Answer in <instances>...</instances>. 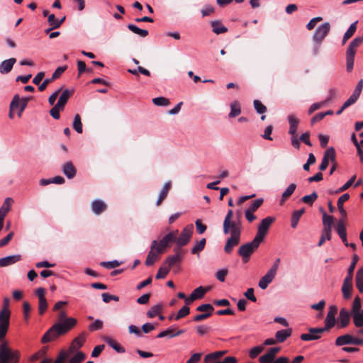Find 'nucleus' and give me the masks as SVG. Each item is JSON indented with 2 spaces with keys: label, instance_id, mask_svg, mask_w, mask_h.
<instances>
[{
  "label": "nucleus",
  "instance_id": "f257e3e1",
  "mask_svg": "<svg viewBox=\"0 0 363 363\" xmlns=\"http://www.w3.org/2000/svg\"><path fill=\"white\" fill-rule=\"evenodd\" d=\"M337 312L336 306H331L329 308L326 318L325 320V327L323 328H310L309 333H303L300 336L301 340L303 341L316 340L320 338V334L329 330L335 324V314Z\"/></svg>",
  "mask_w": 363,
  "mask_h": 363
},
{
  "label": "nucleus",
  "instance_id": "f03ea898",
  "mask_svg": "<svg viewBox=\"0 0 363 363\" xmlns=\"http://www.w3.org/2000/svg\"><path fill=\"white\" fill-rule=\"evenodd\" d=\"M69 325H65L66 327H63V325L61 323L53 324L42 337V343L45 344L52 342L60 336L67 333L73 328V323H74V321L72 320H69Z\"/></svg>",
  "mask_w": 363,
  "mask_h": 363
},
{
  "label": "nucleus",
  "instance_id": "7ed1b4c3",
  "mask_svg": "<svg viewBox=\"0 0 363 363\" xmlns=\"http://www.w3.org/2000/svg\"><path fill=\"white\" fill-rule=\"evenodd\" d=\"M363 43L362 37H356L349 44L346 50V67L347 71L350 72L353 69L354 57L357 48Z\"/></svg>",
  "mask_w": 363,
  "mask_h": 363
},
{
  "label": "nucleus",
  "instance_id": "20e7f679",
  "mask_svg": "<svg viewBox=\"0 0 363 363\" xmlns=\"http://www.w3.org/2000/svg\"><path fill=\"white\" fill-rule=\"evenodd\" d=\"M20 358L18 350H13L8 347L6 342L0 345V363H18Z\"/></svg>",
  "mask_w": 363,
  "mask_h": 363
},
{
  "label": "nucleus",
  "instance_id": "39448f33",
  "mask_svg": "<svg viewBox=\"0 0 363 363\" xmlns=\"http://www.w3.org/2000/svg\"><path fill=\"white\" fill-rule=\"evenodd\" d=\"M261 242L257 240L255 238L252 241L242 245L238 252V255L242 257V262L247 263L253 254V252L259 247Z\"/></svg>",
  "mask_w": 363,
  "mask_h": 363
},
{
  "label": "nucleus",
  "instance_id": "423d86ee",
  "mask_svg": "<svg viewBox=\"0 0 363 363\" xmlns=\"http://www.w3.org/2000/svg\"><path fill=\"white\" fill-rule=\"evenodd\" d=\"M178 230L169 233L163 237L159 242L157 240L156 249L158 252L162 254L166 252L167 248L170 247L172 242H175L176 235H178Z\"/></svg>",
  "mask_w": 363,
  "mask_h": 363
},
{
  "label": "nucleus",
  "instance_id": "0eeeda50",
  "mask_svg": "<svg viewBox=\"0 0 363 363\" xmlns=\"http://www.w3.org/2000/svg\"><path fill=\"white\" fill-rule=\"evenodd\" d=\"M274 220L275 218L271 216H267L262 219L258 226L257 233L255 238L262 242L267 234L270 225L274 222Z\"/></svg>",
  "mask_w": 363,
  "mask_h": 363
},
{
  "label": "nucleus",
  "instance_id": "6e6552de",
  "mask_svg": "<svg viewBox=\"0 0 363 363\" xmlns=\"http://www.w3.org/2000/svg\"><path fill=\"white\" fill-rule=\"evenodd\" d=\"M330 30V24L328 22L324 23L317 28L313 35V40L315 43L321 45L325 38Z\"/></svg>",
  "mask_w": 363,
  "mask_h": 363
},
{
  "label": "nucleus",
  "instance_id": "1a4fd4ad",
  "mask_svg": "<svg viewBox=\"0 0 363 363\" xmlns=\"http://www.w3.org/2000/svg\"><path fill=\"white\" fill-rule=\"evenodd\" d=\"M193 225L186 226L177 237L176 235L175 242L179 247H183L189 243L193 233Z\"/></svg>",
  "mask_w": 363,
  "mask_h": 363
},
{
  "label": "nucleus",
  "instance_id": "9d476101",
  "mask_svg": "<svg viewBox=\"0 0 363 363\" xmlns=\"http://www.w3.org/2000/svg\"><path fill=\"white\" fill-rule=\"evenodd\" d=\"M10 315L8 311H0V342L5 338L10 323Z\"/></svg>",
  "mask_w": 363,
  "mask_h": 363
},
{
  "label": "nucleus",
  "instance_id": "9b49d317",
  "mask_svg": "<svg viewBox=\"0 0 363 363\" xmlns=\"http://www.w3.org/2000/svg\"><path fill=\"white\" fill-rule=\"evenodd\" d=\"M224 234H230L234 235H241L242 225L239 220L233 221V220H229L227 226L225 225V221L223 224Z\"/></svg>",
  "mask_w": 363,
  "mask_h": 363
},
{
  "label": "nucleus",
  "instance_id": "f8f14e48",
  "mask_svg": "<svg viewBox=\"0 0 363 363\" xmlns=\"http://www.w3.org/2000/svg\"><path fill=\"white\" fill-rule=\"evenodd\" d=\"M157 240H153L151 243L150 250L149 251L145 259V264L147 266H152L159 259V255L161 252H158L156 249Z\"/></svg>",
  "mask_w": 363,
  "mask_h": 363
},
{
  "label": "nucleus",
  "instance_id": "ddd939ff",
  "mask_svg": "<svg viewBox=\"0 0 363 363\" xmlns=\"http://www.w3.org/2000/svg\"><path fill=\"white\" fill-rule=\"evenodd\" d=\"M13 203V199L6 198L0 208V225L4 227V221L6 214L9 212L11 206Z\"/></svg>",
  "mask_w": 363,
  "mask_h": 363
},
{
  "label": "nucleus",
  "instance_id": "4468645a",
  "mask_svg": "<svg viewBox=\"0 0 363 363\" xmlns=\"http://www.w3.org/2000/svg\"><path fill=\"white\" fill-rule=\"evenodd\" d=\"M240 235H230V237L227 239L224 246L225 252L227 254H230L233 248L240 243Z\"/></svg>",
  "mask_w": 363,
  "mask_h": 363
},
{
  "label": "nucleus",
  "instance_id": "2eb2a0df",
  "mask_svg": "<svg viewBox=\"0 0 363 363\" xmlns=\"http://www.w3.org/2000/svg\"><path fill=\"white\" fill-rule=\"evenodd\" d=\"M16 62V59L14 57H11L1 62L0 64V73L5 74L10 72Z\"/></svg>",
  "mask_w": 363,
  "mask_h": 363
},
{
  "label": "nucleus",
  "instance_id": "dca6fc26",
  "mask_svg": "<svg viewBox=\"0 0 363 363\" xmlns=\"http://www.w3.org/2000/svg\"><path fill=\"white\" fill-rule=\"evenodd\" d=\"M336 231L337 234L339 235L340 238H341L343 243L347 246L348 242L347 240V233H346V228L344 224L343 219H340L337 221V226H336Z\"/></svg>",
  "mask_w": 363,
  "mask_h": 363
},
{
  "label": "nucleus",
  "instance_id": "f3484780",
  "mask_svg": "<svg viewBox=\"0 0 363 363\" xmlns=\"http://www.w3.org/2000/svg\"><path fill=\"white\" fill-rule=\"evenodd\" d=\"M276 274H273L270 271H268L267 274L262 277L259 281L258 286L262 289H266L269 284L273 281Z\"/></svg>",
  "mask_w": 363,
  "mask_h": 363
},
{
  "label": "nucleus",
  "instance_id": "a211bd4d",
  "mask_svg": "<svg viewBox=\"0 0 363 363\" xmlns=\"http://www.w3.org/2000/svg\"><path fill=\"white\" fill-rule=\"evenodd\" d=\"M21 259L20 255H10L0 259V267H4L13 264Z\"/></svg>",
  "mask_w": 363,
  "mask_h": 363
},
{
  "label": "nucleus",
  "instance_id": "6ab92c4d",
  "mask_svg": "<svg viewBox=\"0 0 363 363\" xmlns=\"http://www.w3.org/2000/svg\"><path fill=\"white\" fill-rule=\"evenodd\" d=\"M71 320L74 321V323H73L74 328L77 324V320L74 318H68L67 316V312L62 310L57 314V322L56 323H61L63 325V327H66L65 325H69V323H70L69 320Z\"/></svg>",
  "mask_w": 363,
  "mask_h": 363
},
{
  "label": "nucleus",
  "instance_id": "aec40b11",
  "mask_svg": "<svg viewBox=\"0 0 363 363\" xmlns=\"http://www.w3.org/2000/svg\"><path fill=\"white\" fill-rule=\"evenodd\" d=\"M62 172L68 179H72L76 175L77 169L72 162H67L62 165Z\"/></svg>",
  "mask_w": 363,
  "mask_h": 363
},
{
  "label": "nucleus",
  "instance_id": "412c9836",
  "mask_svg": "<svg viewBox=\"0 0 363 363\" xmlns=\"http://www.w3.org/2000/svg\"><path fill=\"white\" fill-rule=\"evenodd\" d=\"M91 206L92 211L96 215L102 213L107 208V205L103 201L99 199L93 201Z\"/></svg>",
  "mask_w": 363,
  "mask_h": 363
},
{
  "label": "nucleus",
  "instance_id": "4be33fe9",
  "mask_svg": "<svg viewBox=\"0 0 363 363\" xmlns=\"http://www.w3.org/2000/svg\"><path fill=\"white\" fill-rule=\"evenodd\" d=\"M351 313H350L346 308H342L339 314V320L340 328H345L348 325L350 320Z\"/></svg>",
  "mask_w": 363,
  "mask_h": 363
},
{
  "label": "nucleus",
  "instance_id": "5701e85b",
  "mask_svg": "<svg viewBox=\"0 0 363 363\" xmlns=\"http://www.w3.org/2000/svg\"><path fill=\"white\" fill-rule=\"evenodd\" d=\"M288 121L290 125L289 133L291 136L297 135L296 132L299 124V120L297 118H296L294 115L291 114L288 116Z\"/></svg>",
  "mask_w": 363,
  "mask_h": 363
},
{
  "label": "nucleus",
  "instance_id": "b1692460",
  "mask_svg": "<svg viewBox=\"0 0 363 363\" xmlns=\"http://www.w3.org/2000/svg\"><path fill=\"white\" fill-rule=\"evenodd\" d=\"M171 188L172 182L170 181L164 184L162 191L160 193L159 198L156 202L157 206H160L163 202V201L167 198Z\"/></svg>",
  "mask_w": 363,
  "mask_h": 363
},
{
  "label": "nucleus",
  "instance_id": "393cba45",
  "mask_svg": "<svg viewBox=\"0 0 363 363\" xmlns=\"http://www.w3.org/2000/svg\"><path fill=\"white\" fill-rule=\"evenodd\" d=\"M292 334V328L281 330L275 333V338L278 343L284 342Z\"/></svg>",
  "mask_w": 363,
  "mask_h": 363
},
{
  "label": "nucleus",
  "instance_id": "a878e982",
  "mask_svg": "<svg viewBox=\"0 0 363 363\" xmlns=\"http://www.w3.org/2000/svg\"><path fill=\"white\" fill-rule=\"evenodd\" d=\"M73 90L65 89L62 94L60 95L57 103L56 104L57 106H60L62 108H65L67 101L70 98V96L73 94Z\"/></svg>",
  "mask_w": 363,
  "mask_h": 363
},
{
  "label": "nucleus",
  "instance_id": "bb28decb",
  "mask_svg": "<svg viewBox=\"0 0 363 363\" xmlns=\"http://www.w3.org/2000/svg\"><path fill=\"white\" fill-rule=\"evenodd\" d=\"M350 199L348 194H344L337 200V208L343 218L347 217V212L344 208L343 203Z\"/></svg>",
  "mask_w": 363,
  "mask_h": 363
},
{
  "label": "nucleus",
  "instance_id": "cd10ccee",
  "mask_svg": "<svg viewBox=\"0 0 363 363\" xmlns=\"http://www.w3.org/2000/svg\"><path fill=\"white\" fill-rule=\"evenodd\" d=\"M335 345L337 346H342L345 345H352V335L345 334L336 338Z\"/></svg>",
  "mask_w": 363,
  "mask_h": 363
},
{
  "label": "nucleus",
  "instance_id": "c85d7f7f",
  "mask_svg": "<svg viewBox=\"0 0 363 363\" xmlns=\"http://www.w3.org/2000/svg\"><path fill=\"white\" fill-rule=\"evenodd\" d=\"M296 188V185L294 183H292L289 185L286 189L283 192L281 195V198L280 200V204L282 205L284 202L293 194L295 189Z\"/></svg>",
  "mask_w": 363,
  "mask_h": 363
},
{
  "label": "nucleus",
  "instance_id": "c756f323",
  "mask_svg": "<svg viewBox=\"0 0 363 363\" xmlns=\"http://www.w3.org/2000/svg\"><path fill=\"white\" fill-rule=\"evenodd\" d=\"M182 259V255H174L167 257L164 262V264H167V267H166L169 268V270H170L171 267H172L175 264H179Z\"/></svg>",
  "mask_w": 363,
  "mask_h": 363
},
{
  "label": "nucleus",
  "instance_id": "7c9ffc66",
  "mask_svg": "<svg viewBox=\"0 0 363 363\" xmlns=\"http://www.w3.org/2000/svg\"><path fill=\"white\" fill-rule=\"evenodd\" d=\"M85 342L84 333H81L79 336L75 337L70 346V350L74 351L75 350L81 347Z\"/></svg>",
  "mask_w": 363,
  "mask_h": 363
},
{
  "label": "nucleus",
  "instance_id": "2f4dec72",
  "mask_svg": "<svg viewBox=\"0 0 363 363\" xmlns=\"http://www.w3.org/2000/svg\"><path fill=\"white\" fill-rule=\"evenodd\" d=\"M357 21L352 23L347 30L345 33L342 40V44L345 45L346 42L354 34L357 30Z\"/></svg>",
  "mask_w": 363,
  "mask_h": 363
},
{
  "label": "nucleus",
  "instance_id": "473e14b6",
  "mask_svg": "<svg viewBox=\"0 0 363 363\" xmlns=\"http://www.w3.org/2000/svg\"><path fill=\"white\" fill-rule=\"evenodd\" d=\"M213 28V32L217 35L225 33L228 31V28L225 27L219 21H213L211 23Z\"/></svg>",
  "mask_w": 363,
  "mask_h": 363
},
{
  "label": "nucleus",
  "instance_id": "72a5a7b5",
  "mask_svg": "<svg viewBox=\"0 0 363 363\" xmlns=\"http://www.w3.org/2000/svg\"><path fill=\"white\" fill-rule=\"evenodd\" d=\"M104 340L110 347L114 349L116 352L119 353H123L125 352V349L110 337L105 336L104 337Z\"/></svg>",
  "mask_w": 363,
  "mask_h": 363
},
{
  "label": "nucleus",
  "instance_id": "f704fd0d",
  "mask_svg": "<svg viewBox=\"0 0 363 363\" xmlns=\"http://www.w3.org/2000/svg\"><path fill=\"white\" fill-rule=\"evenodd\" d=\"M305 209L301 208L299 210H296L293 212L291 220V225L292 228H296L298 223L299 221L300 218L304 213Z\"/></svg>",
  "mask_w": 363,
  "mask_h": 363
},
{
  "label": "nucleus",
  "instance_id": "c9c22d12",
  "mask_svg": "<svg viewBox=\"0 0 363 363\" xmlns=\"http://www.w3.org/2000/svg\"><path fill=\"white\" fill-rule=\"evenodd\" d=\"M353 318L354 324L357 328L363 326V309L361 311H357L351 313Z\"/></svg>",
  "mask_w": 363,
  "mask_h": 363
},
{
  "label": "nucleus",
  "instance_id": "e433bc0d",
  "mask_svg": "<svg viewBox=\"0 0 363 363\" xmlns=\"http://www.w3.org/2000/svg\"><path fill=\"white\" fill-rule=\"evenodd\" d=\"M356 286L360 293H363V268L358 269L356 274Z\"/></svg>",
  "mask_w": 363,
  "mask_h": 363
},
{
  "label": "nucleus",
  "instance_id": "4c0bfd02",
  "mask_svg": "<svg viewBox=\"0 0 363 363\" xmlns=\"http://www.w3.org/2000/svg\"><path fill=\"white\" fill-rule=\"evenodd\" d=\"M241 113V108L238 101H235L230 104V118H234Z\"/></svg>",
  "mask_w": 363,
  "mask_h": 363
},
{
  "label": "nucleus",
  "instance_id": "58836bf2",
  "mask_svg": "<svg viewBox=\"0 0 363 363\" xmlns=\"http://www.w3.org/2000/svg\"><path fill=\"white\" fill-rule=\"evenodd\" d=\"M206 240L202 238L200 241L197 242L191 249V253L194 255H199V253L204 249Z\"/></svg>",
  "mask_w": 363,
  "mask_h": 363
},
{
  "label": "nucleus",
  "instance_id": "ea45409f",
  "mask_svg": "<svg viewBox=\"0 0 363 363\" xmlns=\"http://www.w3.org/2000/svg\"><path fill=\"white\" fill-rule=\"evenodd\" d=\"M19 104V95L15 94L13 97V99L10 104V109L9 116L10 118H13V111L16 110L18 107Z\"/></svg>",
  "mask_w": 363,
  "mask_h": 363
},
{
  "label": "nucleus",
  "instance_id": "a19ab883",
  "mask_svg": "<svg viewBox=\"0 0 363 363\" xmlns=\"http://www.w3.org/2000/svg\"><path fill=\"white\" fill-rule=\"evenodd\" d=\"M334 222V217L333 216H328L325 211H323V228L332 229V225Z\"/></svg>",
  "mask_w": 363,
  "mask_h": 363
},
{
  "label": "nucleus",
  "instance_id": "79ce46f5",
  "mask_svg": "<svg viewBox=\"0 0 363 363\" xmlns=\"http://www.w3.org/2000/svg\"><path fill=\"white\" fill-rule=\"evenodd\" d=\"M128 28L133 33L140 35L141 37H146L148 35V30L141 29L133 24H128Z\"/></svg>",
  "mask_w": 363,
  "mask_h": 363
},
{
  "label": "nucleus",
  "instance_id": "37998d69",
  "mask_svg": "<svg viewBox=\"0 0 363 363\" xmlns=\"http://www.w3.org/2000/svg\"><path fill=\"white\" fill-rule=\"evenodd\" d=\"M73 128L78 133H82L83 131L82 129V123L81 116L79 114H76L74 116V121H73Z\"/></svg>",
  "mask_w": 363,
  "mask_h": 363
},
{
  "label": "nucleus",
  "instance_id": "c03bdc74",
  "mask_svg": "<svg viewBox=\"0 0 363 363\" xmlns=\"http://www.w3.org/2000/svg\"><path fill=\"white\" fill-rule=\"evenodd\" d=\"M318 194L315 191H313L311 194L306 195L302 197L301 201L309 206H312L315 201L318 199Z\"/></svg>",
  "mask_w": 363,
  "mask_h": 363
},
{
  "label": "nucleus",
  "instance_id": "a18cd8bd",
  "mask_svg": "<svg viewBox=\"0 0 363 363\" xmlns=\"http://www.w3.org/2000/svg\"><path fill=\"white\" fill-rule=\"evenodd\" d=\"M360 94L357 93L356 91H353L352 94L349 97V99L343 104V108H347L349 106L354 104L359 97Z\"/></svg>",
  "mask_w": 363,
  "mask_h": 363
},
{
  "label": "nucleus",
  "instance_id": "49530a36",
  "mask_svg": "<svg viewBox=\"0 0 363 363\" xmlns=\"http://www.w3.org/2000/svg\"><path fill=\"white\" fill-rule=\"evenodd\" d=\"M209 287L204 288L203 286H199L194 289L191 294L194 295V297H196L197 299H201L204 296L205 294L209 290Z\"/></svg>",
  "mask_w": 363,
  "mask_h": 363
},
{
  "label": "nucleus",
  "instance_id": "de8ad7c7",
  "mask_svg": "<svg viewBox=\"0 0 363 363\" xmlns=\"http://www.w3.org/2000/svg\"><path fill=\"white\" fill-rule=\"evenodd\" d=\"M152 102L155 105L158 106H167L170 104L169 100L163 96L154 98Z\"/></svg>",
  "mask_w": 363,
  "mask_h": 363
},
{
  "label": "nucleus",
  "instance_id": "09e8293b",
  "mask_svg": "<svg viewBox=\"0 0 363 363\" xmlns=\"http://www.w3.org/2000/svg\"><path fill=\"white\" fill-rule=\"evenodd\" d=\"M29 99L28 98H22L21 99L19 98V104L18 107L16 109H18V116L21 117L22 113L26 108Z\"/></svg>",
  "mask_w": 363,
  "mask_h": 363
},
{
  "label": "nucleus",
  "instance_id": "8fccbe9b",
  "mask_svg": "<svg viewBox=\"0 0 363 363\" xmlns=\"http://www.w3.org/2000/svg\"><path fill=\"white\" fill-rule=\"evenodd\" d=\"M253 104L257 113L263 114L267 110V107L259 100L255 99Z\"/></svg>",
  "mask_w": 363,
  "mask_h": 363
},
{
  "label": "nucleus",
  "instance_id": "3c124183",
  "mask_svg": "<svg viewBox=\"0 0 363 363\" xmlns=\"http://www.w3.org/2000/svg\"><path fill=\"white\" fill-rule=\"evenodd\" d=\"M162 306L160 304H157L155 306H153L147 313V315L149 318H153L156 316L158 313H160L162 311Z\"/></svg>",
  "mask_w": 363,
  "mask_h": 363
},
{
  "label": "nucleus",
  "instance_id": "603ef678",
  "mask_svg": "<svg viewBox=\"0 0 363 363\" xmlns=\"http://www.w3.org/2000/svg\"><path fill=\"white\" fill-rule=\"evenodd\" d=\"M190 313V308L187 306H183L178 312L177 314L174 317V320H178L187 315H189Z\"/></svg>",
  "mask_w": 363,
  "mask_h": 363
},
{
  "label": "nucleus",
  "instance_id": "864d4df0",
  "mask_svg": "<svg viewBox=\"0 0 363 363\" xmlns=\"http://www.w3.org/2000/svg\"><path fill=\"white\" fill-rule=\"evenodd\" d=\"M335 150L333 147L328 148L323 155V157L327 158L328 161L330 160L332 162L335 161Z\"/></svg>",
  "mask_w": 363,
  "mask_h": 363
},
{
  "label": "nucleus",
  "instance_id": "5fc2aeb1",
  "mask_svg": "<svg viewBox=\"0 0 363 363\" xmlns=\"http://www.w3.org/2000/svg\"><path fill=\"white\" fill-rule=\"evenodd\" d=\"M226 352H227L226 350H223V351H217V352L210 353L205 357V360L208 361V360H211V359H218L220 358L223 355H224Z\"/></svg>",
  "mask_w": 363,
  "mask_h": 363
},
{
  "label": "nucleus",
  "instance_id": "6e6d98bb",
  "mask_svg": "<svg viewBox=\"0 0 363 363\" xmlns=\"http://www.w3.org/2000/svg\"><path fill=\"white\" fill-rule=\"evenodd\" d=\"M263 202V199H256L253 201V202L251 203V205L247 210L250 212L255 213L262 205Z\"/></svg>",
  "mask_w": 363,
  "mask_h": 363
},
{
  "label": "nucleus",
  "instance_id": "4d7b16f0",
  "mask_svg": "<svg viewBox=\"0 0 363 363\" xmlns=\"http://www.w3.org/2000/svg\"><path fill=\"white\" fill-rule=\"evenodd\" d=\"M86 356L82 352H77L74 357H72L69 363H81L85 359Z\"/></svg>",
  "mask_w": 363,
  "mask_h": 363
},
{
  "label": "nucleus",
  "instance_id": "13d9d810",
  "mask_svg": "<svg viewBox=\"0 0 363 363\" xmlns=\"http://www.w3.org/2000/svg\"><path fill=\"white\" fill-rule=\"evenodd\" d=\"M196 311L199 312H206V313H211V315L213 314V312L214 311L213 306L210 303H204L199 306L196 308Z\"/></svg>",
  "mask_w": 363,
  "mask_h": 363
},
{
  "label": "nucleus",
  "instance_id": "bf43d9fd",
  "mask_svg": "<svg viewBox=\"0 0 363 363\" xmlns=\"http://www.w3.org/2000/svg\"><path fill=\"white\" fill-rule=\"evenodd\" d=\"M362 303H361V298L359 296H356L353 301L352 306V310L351 313H355L357 311H361L362 309Z\"/></svg>",
  "mask_w": 363,
  "mask_h": 363
},
{
  "label": "nucleus",
  "instance_id": "052dcab7",
  "mask_svg": "<svg viewBox=\"0 0 363 363\" xmlns=\"http://www.w3.org/2000/svg\"><path fill=\"white\" fill-rule=\"evenodd\" d=\"M341 290L345 299L348 300L351 298L352 285H342Z\"/></svg>",
  "mask_w": 363,
  "mask_h": 363
},
{
  "label": "nucleus",
  "instance_id": "680f3d73",
  "mask_svg": "<svg viewBox=\"0 0 363 363\" xmlns=\"http://www.w3.org/2000/svg\"><path fill=\"white\" fill-rule=\"evenodd\" d=\"M121 264V262L113 260L111 262H101L100 265L107 269H115Z\"/></svg>",
  "mask_w": 363,
  "mask_h": 363
},
{
  "label": "nucleus",
  "instance_id": "e2e57ef3",
  "mask_svg": "<svg viewBox=\"0 0 363 363\" xmlns=\"http://www.w3.org/2000/svg\"><path fill=\"white\" fill-rule=\"evenodd\" d=\"M48 302L46 298L40 299L38 303V311L40 315H43L48 308Z\"/></svg>",
  "mask_w": 363,
  "mask_h": 363
},
{
  "label": "nucleus",
  "instance_id": "0e129e2a",
  "mask_svg": "<svg viewBox=\"0 0 363 363\" xmlns=\"http://www.w3.org/2000/svg\"><path fill=\"white\" fill-rule=\"evenodd\" d=\"M103 321L101 320H96L94 323L89 325V330L90 331H96L101 330L103 328Z\"/></svg>",
  "mask_w": 363,
  "mask_h": 363
},
{
  "label": "nucleus",
  "instance_id": "69168bd1",
  "mask_svg": "<svg viewBox=\"0 0 363 363\" xmlns=\"http://www.w3.org/2000/svg\"><path fill=\"white\" fill-rule=\"evenodd\" d=\"M274 357L268 351L265 354L261 356L259 358L260 363H272L274 361Z\"/></svg>",
  "mask_w": 363,
  "mask_h": 363
},
{
  "label": "nucleus",
  "instance_id": "338daca9",
  "mask_svg": "<svg viewBox=\"0 0 363 363\" xmlns=\"http://www.w3.org/2000/svg\"><path fill=\"white\" fill-rule=\"evenodd\" d=\"M169 272V268H167L166 267H161L159 269V270L155 276V278L157 279H164L166 277V276L168 274Z\"/></svg>",
  "mask_w": 363,
  "mask_h": 363
},
{
  "label": "nucleus",
  "instance_id": "774afa93",
  "mask_svg": "<svg viewBox=\"0 0 363 363\" xmlns=\"http://www.w3.org/2000/svg\"><path fill=\"white\" fill-rule=\"evenodd\" d=\"M30 311V304L28 301H24L23 303V313L26 320H28Z\"/></svg>",
  "mask_w": 363,
  "mask_h": 363
}]
</instances>
